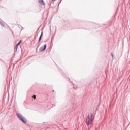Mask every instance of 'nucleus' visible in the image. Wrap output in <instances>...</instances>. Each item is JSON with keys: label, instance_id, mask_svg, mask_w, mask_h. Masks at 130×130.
Wrapping results in <instances>:
<instances>
[{"label": "nucleus", "instance_id": "7ed1b4c3", "mask_svg": "<svg viewBox=\"0 0 130 130\" xmlns=\"http://www.w3.org/2000/svg\"><path fill=\"white\" fill-rule=\"evenodd\" d=\"M45 49H46V44H45L44 47H42L40 48V51H44Z\"/></svg>", "mask_w": 130, "mask_h": 130}, {"label": "nucleus", "instance_id": "20e7f679", "mask_svg": "<svg viewBox=\"0 0 130 130\" xmlns=\"http://www.w3.org/2000/svg\"><path fill=\"white\" fill-rule=\"evenodd\" d=\"M39 3H40V4L41 5H42L43 6L45 5V4L44 3V1H43V0H39Z\"/></svg>", "mask_w": 130, "mask_h": 130}, {"label": "nucleus", "instance_id": "6e6552de", "mask_svg": "<svg viewBox=\"0 0 130 130\" xmlns=\"http://www.w3.org/2000/svg\"><path fill=\"white\" fill-rule=\"evenodd\" d=\"M1 26H2V27H3L4 28H5V25H4V24H2Z\"/></svg>", "mask_w": 130, "mask_h": 130}, {"label": "nucleus", "instance_id": "f03ea898", "mask_svg": "<svg viewBox=\"0 0 130 130\" xmlns=\"http://www.w3.org/2000/svg\"><path fill=\"white\" fill-rule=\"evenodd\" d=\"M17 116H18V118H19V119H20V120L23 122V123H26L27 122V120H26V119H25V118H24L23 116L21 115V114L17 113Z\"/></svg>", "mask_w": 130, "mask_h": 130}, {"label": "nucleus", "instance_id": "423d86ee", "mask_svg": "<svg viewBox=\"0 0 130 130\" xmlns=\"http://www.w3.org/2000/svg\"><path fill=\"white\" fill-rule=\"evenodd\" d=\"M42 34H43L42 32L39 39V42H40V41H41V37H42Z\"/></svg>", "mask_w": 130, "mask_h": 130}, {"label": "nucleus", "instance_id": "f257e3e1", "mask_svg": "<svg viewBox=\"0 0 130 130\" xmlns=\"http://www.w3.org/2000/svg\"><path fill=\"white\" fill-rule=\"evenodd\" d=\"M93 120H94V115L90 113L88 114V116L86 118V124H87V125H90V124H92Z\"/></svg>", "mask_w": 130, "mask_h": 130}, {"label": "nucleus", "instance_id": "0eeeda50", "mask_svg": "<svg viewBox=\"0 0 130 130\" xmlns=\"http://www.w3.org/2000/svg\"><path fill=\"white\" fill-rule=\"evenodd\" d=\"M33 97H34V99H36V95H33Z\"/></svg>", "mask_w": 130, "mask_h": 130}, {"label": "nucleus", "instance_id": "39448f33", "mask_svg": "<svg viewBox=\"0 0 130 130\" xmlns=\"http://www.w3.org/2000/svg\"><path fill=\"white\" fill-rule=\"evenodd\" d=\"M21 42H22V40H20L19 42L16 45V49H18V47L19 46V45H20V44H21Z\"/></svg>", "mask_w": 130, "mask_h": 130}, {"label": "nucleus", "instance_id": "1a4fd4ad", "mask_svg": "<svg viewBox=\"0 0 130 130\" xmlns=\"http://www.w3.org/2000/svg\"><path fill=\"white\" fill-rule=\"evenodd\" d=\"M111 56H112V57H113V54L111 53Z\"/></svg>", "mask_w": 130, "mask_h": 130}, {"label": "nucleus", "instance_id": "9d476101", "mask_svg": "<svg viewBox=\"0 0 130 130\" xmlns=\"http://www.w3.org/2000/svg\"><path fill=\"white\" fill-rule=\"evenodd\" d=\"M52 1H55V0H52Z\"/></svg>", "mask_w": 130, "mask_h": 130}]
</instances>
